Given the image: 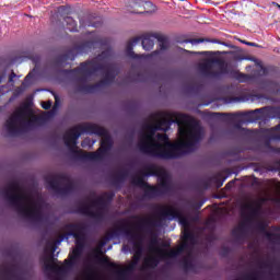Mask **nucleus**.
<instances>
[{
    "instance_id": "nucleus-2",
    "label": "nucleus",
    "mask_w": 280,
    "mask_h": 280,
    "mask_svg": "<svg viewBox=\"0 0 280 280\" xmlns=\"http://www.w3.org/2000/svg\"><path fill=\"white\" fill-rule=\"evenodd\" d=\"M179 222L182 226H184V237L183 244L175 249H167L164 247H152L150 249L149 256L145 258L147 266H156L161 259H173V257H177L180 255L183 250H185V245L187 244V240H189V224L187 223V219L180 218Z\"/></svg>"
},
{
    "instance_id": "nucleus-8",
    "label": "nucleus",
    "mask_w": 280,
    "mask_h": 280,
    "mask_svg": "<svg viewBox=\"0 0 280 280\" xmlns=\"http://www.w3.org/2000/svg\"><path fill=\"white\" fill-rule=\"evenodd\" d=\"M142 47L147 51H150V49H152L154 47V43L152 40L148 39V38H144L142 40Z\"/></svg>"
},
{
    "instance_id": "nucleus-16",
    "label": "nucleus",
    "mask_w": 280,
    "mask_h": 280,
    "mask_svg": "<svg viewBox=\"0 0 280 280\" xmlns=\"http://www.w3.org/2000/svg\"><path fill=\"white\" fill-rule=\"evenodd\" d=\"M273 4L276 5V8H278L280 10V4L279 3L273 2Z\"/></svg>"
},
{
    "instance_id": "nucleus-10",
    "label": "nucleus",
    "mask_w": 280,
    "mask_h": 280,
    "mask_svg": "<svg viewBox=\"0 0 280 280\" xmlns=\"http://www.w3.org/2000/svg\"><path fill=\"white\" fill-rule=\"evenodd\" d=\"M88 159L95 161V159H100V153H89Z\"/></svg>"
},
{
    "instance_id": "nucleus-6",
    "label": "nucleus",
    "mask_w": 280,
    "mask_h": 280,
    "mask_svg": "<svg viewBox=\"0 0 280 280\" xmlns=\"http://www.w3.org/2000/svg\"><path fill=\"white\" fill-rule=\"evenodd\" d=\"M45 268L46 270H65V265H61L58 260L50 258L45 262Z\"/></svg>"
},
{
    "instance_id": "nucleus-11",
    "label": "nucleus",
    "mask_w": 280,
    "mask_h": 280,
    "mask_svg": "<svg viewBox=\"0 0 280 280\" xmlns=\"http://www.w3.org/2000/svg\"><path fill=\"white\" fill-rule=\"evenodd\" d=\"M206 39L199 38V39H192L190 40L191 45H199V43H205Z\"/></svg>"
},
{
    "instance_id": "nucleus-5",
    "label": "nucleus",
    "mask_w": 280,
    "mask_h": 280,
    "mask_svg": "<svg viewBox=\"0 0 280 280\" xmlns=\"http://www.w3.org/2000/svg\"><path fill=\"white\" fill-rule=\"evenodd\" d=\"M79 138L80 131H78V127L70 129L65 136V141L68 148H71L73 150V148H75V145L78 144Z\"/></svg>"
},
{
    "instance_id": "nucleus-21",
    "label": "nucleus",
    "mask_w": 280,
    "mask_h": 280,
    "mask_svg": "<svg viewBox=\"0 0 280 280\" xmlns=\"http://www.w3.org/2000/svg\"><path fill=\"white\" fill-rule=\"evenodd\" d=\"M102 145H104V141L102 142Z\"/></svg>"
},
{
    "instance_id": "nucleus-20",
    "label": "nucleus",
    "mask_w": 280,
    "mask_h": 280,
    "mask_svg": "<svg viewBox=\"0 0 280 280\" xmlns=\"http://www.w3.org/2000/svg\"><path fill=\"white\" fill-rule=\"evenodd\" d=\"M26 80H30V74L26 77Z\"/></svg>"
},
{
    "instance_id": "nucleus-22",
    "label": "nucleus",
    "mask_w": 280,
    "mask_h": 280,
    "mask_svg": "<svg viewBox=\"0 0 280 280\" xmlns=\"http://www.w3.org/2000/svg\"><path fill=\"white\" fill-rule=\"evenodd\" d=\"M82 147L84 148V143H82Z\"/></svg>"
},
{
    "instance_id": "nucleus-14",
    "label": "nucleus",
    "mask_w": 280,
    "mask_h": 280,
    "mask_svg": "<svg viewBox=\"0 0 280 280\" xmlns=\"http://www.w3.org/2000/svg\"><path fill=\"white\" fill-rule=\"evenodd\" d=\"M276 187H277V191H279V194H280V182H278V183L276 184Z\"/></svg>"
},
{
    "instance_id": "nucleus-4",
    "label": "nucleus",
    "mask_w": 280,
    "mask_h": 280,
    "mask_svg": "<svg viewBox=\"0 0 280 280\" xmlns=\"http://www.w3.org/2000/svg\"><path fill=\"white\" fill-rule=\"evenodd\" d=\"M34 119H36V116L30 108V105H22L15 110L11 118L7 120V128L12 132V130H16V128H21L23 124L34 121Z\"/></svg>"
},
{
    "instance_id": "nucleus-9",
    "label": "nucleus",
    "mask_w": 280,
    "mask_h": 280,
    "mask_svg": "<svg viewBox=\"0 0 280 280\" xmlns=\"http://www.w3.org/2000/svg\"><path fill=\"white\" fill-rule=\"evenodd\" d=\"M42 107L45 108V110H48V108H51V101L43 102Z\"/></svg>"
},
{
    "instance_id": "nucleus-19",
    "label": "nucleus",
    "mask_w": 280,
    "mask_h": 280,
    "mask_svg": "<svg viewBox=\"0 0 280 280\" xmlns=\"http://www.w3.org/2000/svg\"><path fill=\"white\" fill-rule=\"evenodd\" d=\"M55 100H56V105H58V97H55Z\"/></svg>"
},
{
    "instance_id": "nucleus-1",
    "label": "nucleus",
    "mask_w": 280,
    "mask_h": 280,
    "mask_svg": "<svg viewBox=\"0 0 280 280\" xmlns=\"http://www.w3.org/2000/svg\"><path fill=\"white\" fill-rule=\"evenodd\" d=\"M176 121L179 126V136L175 143L170 142L167 135L156 132L158 130L166 132L170 128V121L159 116L144 127L140 136V150L161 159H176L180 154L191 152L200 141V126L194 117L187 115H178Z\"/></svg>"
},
{
    "instance_id": "nucleus-17",
    "label": "nucleus",
    "mask_w": 280,
    "mask_h": 280,
    "mask_svg": "<svg viewBox=\"0 0 280 280\" xmlns=\"http://www.w3.org/2000/svg\"><path fill=\"white\" fill-rule=\"evenodd\" d=\"M246 45H250L252 47H255V44L253 43H246Z\"/></svg>"
},
{
    "instance_id": "nucleus-12",
    "label": "nucleus",
    "mask_w": 280,
    "mask_h": 280,
    "mask_svg": "<svg viewBox=\"0 0 280 280\" xmlns=\"http://www.w3.org/2000/svg\"><path fill=\"white\" fill-rule=\"evenodd\" d=\"M244 211H247V212L252 213V211H253V203H247L246 207L244 208Z\"/></svg>"
},
{
    "instance_id": "nucleus-3",
    "label": "nucleus",
    "mask_w": 280,
    "mask_h": 280,
    "mask_svg": "<svg viewBox=\"0 0 280 280\" xmlns=\"http://www.w3.org/2000/svg\"><path fill=\"white\" fill-rule=\"evenodd\" d=\"M12 200L16 202L20 211L28 218H36L40 213V201L32 192L23 190L19 185L12 188Z\"/></svg>"
},
{
    "instance_id": "nucleus-13",
    "label": "nucleus",
    "mask_w": 280,
    "mask_h": 280,
    "mask_svg": "<svg viewBox=\"0 0 280 280\" xmlns=\"http://www.w3.org/2000/svg\"><path fill=\"white\" fill-rule=\"evenodd\" d=\"M171 213L174 215H178V211L176 209H171Z\"/></svg>"
},
{
    "instance_id": "nucleus-15",
    "label": "nucleus",
    "mask_w": 280,
    "mask_h": 280,
    "mask_svg": "<svg viewBox=\"0 0 280 280\" xmlns=\"http://www.w3.org/2000/svg\"><path fill=\"white\" fill-rule=\"evenodd\" d=\"M100 135H106V130L102 129Z\"/></svg>"
},
{
    "instance_id": "nucleus-7",
    "label": "nucleus",
    "mask_w": 280,
    "mask_h": 280,
    "mask_svg": "<svg viewBox=\"0 0 280 280\" xmlns=\"http://www.w3.org/2000/svg\"><path fill=\"white\" fill-rule=\"evenodd\" d=\"M218 65V60H215V58L213 57H209L206 62H205V71H207V73H212V69L214 66Z\"/></svg>"
},
{
    "instance_id": "nucleus-18",
    "label": "nucleus",
    "mask_w": 280,
    "mask_h": 280,
    "mask_svg": "<svg viewBox=\"0 0 280 280\" xmlns=\"http://www.w3.org/2000/svg\"><path fill=\"white\" fill-rule=\"evenodd\" d=\"M73 255H78V249H74V250H73Z\"/></svg>"
}]
</instances>
